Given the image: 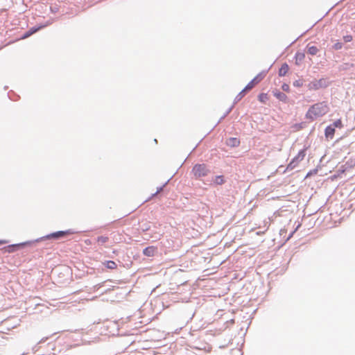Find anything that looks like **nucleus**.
Here are the masks:
<instances>
[{
	"instance_id": "1",
	"label": "nucleus",
	"mask_w": 355,
	"mask_h": 355,
	"mask_svg": "<svg viewBox=\"0 0 355 355\" xmlns=\"http://www.w3.org/2000/svg\"><path fill=\"white\" fill-rule=\"evenodd\" d=\"M329 110L328 103L325 101L319 102L311 105L306 113V118L314 121L325 115Z\"/></svg>"
},
{
	"instance_id": "2",
	"label": "nucleus",
	"mask_w": 355,
	"mask_h": 355,
	"mask_svg": "<svg viewBox=\"0 0 355 355\" xmlns=\"http://www.w3.org/2000/svg\"><path fill=\"white\" fill-rule=\"evenodd\" d=\"M191 173L196 179H201L210 173V170L205 164H196L191 170Z\"/></svg>"
},
{
	"instance_id": "3",
	"label": "nucleus",
	"mask_w": 355,
	"mask_h": 355,
	"mask_svg": "<svg viewBox=\"0 0 355 355\" xmlns=\"http://www.w3.org/2000/svg\"><path fill=\"white\" fill-rule=\"evenodd\" d=\"M329 82L326 78H320L319 80H314L309 83L308 88L309 90H318L322 88H325L328 86Z\"/></svg>"
},
{
	"instance_id": "4",
	"label": "nucleus",
	"mask_w": 355,
	"mask_h": 355,
	"mask_svg": "<svg viewBox=\"0 0 355 355\" xmlns=\"http://www.w3.org/2000/svg\"><path fill=\"white\" fill-rule=\"evenodd\" d=\"M262 80V77L261 75H258L254 77L246 86L245 87L241 92L240 94L245 95V94L251 90L256 85H257Z\"/></svg>"
},
{
	"instance_id": "5",
	"label": "nucleus",
	"mask_w": 355,
	"mask_h": 355,
	"mask_svg": "<svg viewBox=\"0 0 355 355\" xmlns=\"http://www.w3.org/2000/svg\"><path fill=\"white\" fill-rule=\"evenodd\" d=\"M72 232L70 230L67 231H58L52 234H50L46 236V239H58L60 238L65 237L69 234H71Z\"/></svg>"
},
{
	"instance_id": "6",
	"label": "nucleus",
	"mask_w": 355,
	"mask_h": 355,
	"mask_svg": "<svg viewBox=\"0 0 355 355\" xmlns=\"http://www.w3.org/2000/svg\"><path fill=\"white\" fill-rule=\"evenodd\" d=\"M157 252V248L153 245L148 246L143 250V254L146 257H153Z\"/></svg>"
},
{
	"instance_id": "7",
	"label": "nucleus",
	"mask_w": 355,
	"mask_h": 355,
	"mask_svg": "<svg viewBox=\"0 0 355 355\" xmlns=\"http://www.w3.org/2000/svg\"><path fill=\"white\" fill-rule=\"evenodd\" d=\"M335 134V128L332 125H329L326 128L324 135L327 139H332Z\"/></svg>"
},
{
	"instance_id": "8",
	"label": "nucleus",
	"mask_w": 355,
	"mask_h": 355,
	"mask_svg": "<svg viewBox=\"0 0 355 355\" xmlns=\"http://www.w3.org/2000/svg\"><path fill=\"white\" fill-rule=\"evenodd\" d=\"M227 145L229 146H231V147H236L238 146H239L240 144V141L239 139H238L237 138H235V137H232V138H230L227 142H226Z\"/></svg>"
},
{
	"instance_id": "9",
	"label": "nucleus",
	"mask_w": 355,
	"mask_h": 355,
	"mask_svg": "<svg viewBox=\"0 0 355 355\" xmlns=\"http://www.w3.org/2000/svg\"><path fill=\"white\" fill-rule=\"evenodd\" d=\"M103 264L108 269L114 270L117 268V264L114 261H105Z\"/></svg>"
},
{
	"instance_id": "10",
	"label": "nucleus",
	"mask_w": 355,
	"mask_h": 355,
	"mask_svg": "<svg viewBox=\"0 0 355 355\" xmlns=\"http://www.w3.org/2000/svg\"><path fill=\"white\" fill-rule=\"evenodd\" d=\"M288 65L286 63L283 64L279 70V76H285L288 73Z\"/></svg>"
},
{
	"instance_id": "11",
	"label": "nucleus",
	"mask_w": 355,
	"mask_h": 355,
	"mask_svg": "<svg viewBox=\"0 0 355 355\" xmlns=\"http://www.w3.org/2000/svg\"><path fill=\"white\" fill-rule=\"evenodd\" d=\"M214 182L217 185H222L225 182V180L223 175H217L215 177Z\"/></svg>"
},
{
	"instance_id": "12",
	"label": "nucleus",
	"mask_w": 355,
	"mask_h": 355,
	"mask_svg": "<svg viewBox=\"0 0 355 355\" xmlns=\"http://www.w3.org/2000/svg\"><path fill=\"white\" fill-rule=\"evenodd\" d=\"M274 95L281 101L286 102L287 100V96L283 92H275Z\"/></svg>"
},
{
	"instance_id": "13",
	"label": "nucleus",
	"mask_w": 355,
	"mask_h": 355,
	"mask_svg": "<svg viewBox=\"0 0 355 355\" xmlns=\"http://www.w3.org/2000/svg\"><path fill=\"white\" fill-rule=\"evenodd\" d=\"M98 245H103L109 241V238L106 236H100L96 239Z\"/></svg>"
},
{
	"instance_id": "14",
	"label": "nucleus",
	"mask_w": 355,
	"mask_h": 355,
	"mask_svg": "<svg viewBox=\"0 0 355 355\" xmlns=\"http://www.w3.org/2000/svg\"><path fill=\"white\" fill-rule=\"evenodd\" d=\"M39 30V28H31L28 31H27L22 37H21V39H26L28 37H30L31 35H33V33H36L37 31Z\"/></svg>"
},
{
	"instance_id": "15",
	"label": "nucleus",
	"mask_w": 355,
	"mask_h": 355,
	"mask_svg": "<svg viewBox=\"0 0 355 355\" xmlns=\"http://www.w3.org/2000/svg\"><path fill=\"white\" fill-rule=\"evenodd\" d=\"M305 55L303 53L297 52L295 54V60L296 63L298 64L299 62H302L304 59Z\"/></svg>"
},
{
	"instance_id": "16",
	"label": "nucleus",
	"mask_w": 355,
	"mask_h": 355,
	"mask_svg": "<svg viewBox=\"0 0 355 355\" xmlns=\"http://www.w3.org/2000/svg\"><path fill=\"white\" fill-rule=\"evenodd\" d=\"M259 101L261 103H266L268 100V96L267 94L261 93L258 96Z\"/></svg>"
},
{
	"instance_id": "17",
	"label": "nucleus",
	"mask_w": 355,
	"mask_h": 355,
	"mask_svg": "<svg viewBox=\"0 0 355 355\" xmlns=\"http://www.w3.org/2000/svg\"><path fill=\"white\" fill-rule=\"evenodd\" d=\"M318 49L315 46H311L308 48V53L312 55L317 54Z\"/></svg>"
},
{
	"instance_id": "18",
	"label": "nucleus",
	"mask_w": 355,
	"mask_h": 355,
	"mask_svg": "<svg viewBox=\"0 0 355 355\" xmlns=\"http://www.w3.org/2000/svg\"><path fill=\"white\" fill-rule=\"evenodd\" d=\"M331 125L333 127H334V128H341L343 127V123H342V121L340 119H338Z\"/></svg>"
},
{
	"instance_id": "19",
	"label": "nucleus",
	"mask_w": 355,
	"mask_h": 355,
	"mask_svg": "<svg viewBox=\"0 0 355 355\" xmlns=\"http://www.w3.org/2000/svg\"><path fill=\"white\" fill-rule=\"evenodd\" d=\"M343 40L345 42H349L352 40V35H345L343 37Z\"/></svg>"
},
{
	"instance_id": "20",
	"label": "nucleus",
	"mask_w": 355,
	"mask_h": 355,
	"mask_svg": "<svg viewBox=\"0 0 355 355\" xmlns=\"http://www.w3.org/2000/svg\"><path fill=\"white\" fill-rule=\"evenodd\" d=\"M282 89H283L284 90H285V91L288 90V85H284L282 86Z\"/></svg>"
},
{
	"instance_id": "21",
	"label": "nucleus",
	"mask_w": 355,
	"mask_h": 355,
	"mask_svg": "<svg viewBox=\"0 0 355 355\" xmlns=\"http://www.w3.org/2000/svg\"><path fill=\"white\" fill-rule=\"evenodd\" d=\"M162 190V188H160L153 195V196H156L160 191Z\"/></svg>"
},
{
	"instance_id": "22",
	"label": "nucleus",
	"mask_w": 355,
	"mask_h": 355,
	"mask_svg": "<svg viewBox=\"0 0 355 355\" xmlns=\"http://www.w3.org/2000/svg\"><path fill=\"white\" fill-rule=\"evenodd\" d=\"M294 232H295V231H293V232L290 234V236H288V240L289 239H291V238L293 236V235Z\"/></svg>"
},
{
	"instance_id": "23",
	"label": "nucleus",
	"mask_w": 355,
	"mask_h": 355,
	"mask_svg": "<svg viewBox=\"0 0 355 355\" xmlns=\"http://www.w3.org/2000/svg\"><path fill=\"white\" fill-rule=\"evenodd\" d=\"M340 47H341V46H340V45H339V44H336V49H340Z\"/></svg>"
},
{
	"instance_id": "24",
	"label": "nucleus",
	"mask_w": 355,
	"mask_h": 355,
	"mask_svg": "<svg viewBox=\"0 0 355 355\" xmlns=\"http://www.w3.org/2000/svg\"><path fill=\"white\" fill-rule=\"evenodd\" d=\"M3 243V241H0V244H2Z\"/></svg>"
}]
</instances>
